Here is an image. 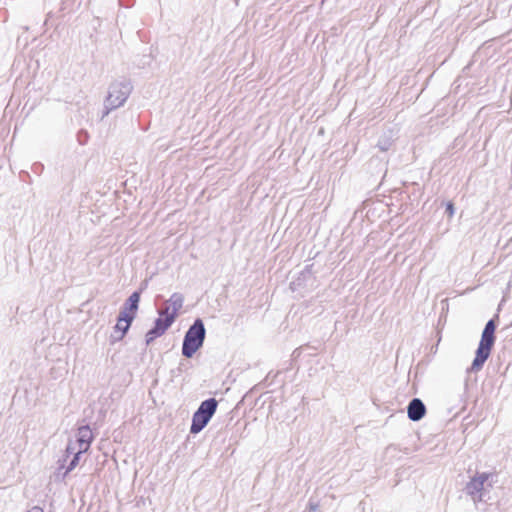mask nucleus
Wrapping results in <instances>:
<instances>
[{"label":"nucleus","instance_id":"12","mask_svg":"<svg viewBox=\"0 0 512 512\" xmlns=\"http://www.w3.org/2000/svg\"><path fill=\"white\" fill-rule=\"evenodd\" d=\"M394 142V133L393 130H385L383 134L379 137L377 142V147L385 152L390 149Z\"/></svg>","mask_w":512,"mask_h":512},{"label":"nucleus","instance_id":"17","mask_svg":"<svg viewBox=\"0 0 512 512\" xmlns=\"http://www.w3.org/2000/svg\"><path fill=\"white\" fill-rule=\"evenodd\" d=\"M483 330L488 331V332H492V333H494V334H495V330H496V323H495L494 319H490V320L486 323V325H485V327H484V329H483Z\"/></svg>","mask_w":512,"mask_h":512},{"label":"nucleus","instance_id":"4","mask_svg":"<svg viewBox=\"0 0 512 512\" xmlns=\"http://www.w3.org/2000/svg\"><path fill=\"white\" fill-rule=\"evenodd\" d=\"M495 343V334L483 330L481 339L476 350L475 358L472 365L468 369L469 371H479L482 369L484 363L487 361L491 354V350Z\"/></svg>","mask_w":512,"mask_h":512},{"label":"nucleus","instance_id":"21","mask_svg":"<svg viewBox=\"0 0 512 512\" xmlns=\"http://www.w3.org/2000/svg\"><path fill=\"white\" fill-rule=\"evenodd\" d=\"M299 355H300V349H299V348H297V349H295V350H294V352H293V356H294V357H298Z\"/></svg>","mask_w":512,"mask_h":512},{"label":"nucleus","instance_id":"11","mask_svg":"<svg viewBox=\"0 0 512 512\" xmlns=\"http://www.w3.org/2000/svg\"><path fill=\"white\" fill-rule=\"evenodd\" d=\"M166 304H168L171 307V315H170V317L173 318L174 320H176L177 317H178L179 311L183 307L184 296L181 293L175 292L166 301Z\"/></svg>","mask_w":512,"mask_h":512},{"label":"nucleus","instance_id":"19","mask_svg":"<svg viewBox=\"0 0 512 512\" xmlns=\"http://www.w3.org/2000/svg\"><path fill=\"white\" fill-rule=\"evenodd\" d=\"M309 511L310 512H320L319 505L313 502H309Z\"/></svg>","mask_w":512,"mask_h":512},{"label":"nucleus","instance_id":"8","mask_svg":"<svg viewBox=\"0 0 512 512\" xmlns=\"http://www.w3.org/2000/svg\"><path fill=\"white\" fill-rule=\"evenodd\" d=\"M426 414V406L420 398H413L407 406L408 418L417 422L420 421Z\"/></svg>","mask_w":512,"mask_h":512},{"label":"nucleus","instance_id":"14","mask_svg":"<svg viewBox=\"0 0 512 512\" xmlns=\"http://www.w3.org/2000/svg\"><path fill=\"white\" fill-rule=\"evenodd\" d=\"M75 453H77L75 444L69 441V443L66 446L64 455L62 456L61 459H59L60 468L65 467V463L67 462L68 458L71 455L73 456Z\"/></svg>","mask_w":512,"mask_h":512},{"label":"nucleus","instance_id":"10","mask_svg":"<svg viewBox=\"0 0 512 512\" xmlns=\"http://www.w3.org/2000/svg\"><path fill=\"white\" fill-rule=\"evenodd\" d=\"M93 439L94 437L90 426L84 425L78 428L76 442L80 449H85V451H88Z\"/></svg>","mask_w":512,"mask_h":512},{"label":"nucleus","instance_id":"2","mask_svg":"<svg viewBox=\"0 0 512 512\" xmlns=\"http://www.w3.org/2000/svg\"><path fill=\"white\" fill-rule=\"evenodd\" d=\"M206 329L201 318H197L186 331L182 343V355L191 358L203 346Z\"/></svg>","mask_w":512,"mask_h":512},{"label":"nucleus","instance_id":"1","mask_svg":"<svg viewBox=\"0 0 512 512\" xmlns=\"http://www.w3.org/2000/svg\"><path fill=\"white\" fill-rule=\"evenodd\" d=\"M132 90V83L127 78H122L111 83L108 89V95L104 100L102 118L108 115L110 111L123 106Z\"/></svg>","mask_w":512,"mask_h":512},{"label":"nucleus","instance_id":"3","mask_svg":"<svg viewBox=\"0 0 512 512\" xmlns=\"http://www.w3.org/2000/svg\"><path fill=\"white\" fill-rule=\"evenodd\" d=\"M218 402L215 398H209L201 402L198 409L194 412L190 433L197 434L201 432L209 423L217 410Z\"/></svg>","mask_w":512,"mask_h":512},{"label":"nucleus","instance_id":"18","mask_svg":"<svg viewBox=\"0 0 512 512\" xmlns=\"http://www.w3.org/2000/svg\"><path fill=\"white\" fill-rule=\"evenodd\" d=\"M454 212H455L454 204L450 201L447 202L446 203V213L448 214V216L453 217Z\"/></svg>","mask_w":512,"mask_h":512},{"label":"nucleus","instance_id":"7","mask_svg":"<svg viewBox=\"0 0 512 512\" xmlns=\"http://www.w3.org/2000/svg\"><path fill=\"white\" fill-rule=\"evenodd\" d=\"M174 322L175 320L170 316L163 318L158 315V318H156L154 321L153 327L149 329L145 334L146 345L151 344L156 338L162 336Z\"/></svg>","mask_w":512,"mask_h":512},{"label":"nucleus","instance_id":"16","mask_svg":"<svg viewBox=\"0 0 512 512\" xmlns=\"http://www.w3.org/2000/svg\"><path fill=\"white\" fill-rule=\"evenodd\" d=\"M157 313L159 316H161L163 318H167L168 316L171 315V307L165 303V306L158 309Z\"/></svg>","mask_w":512,"mask_h":512},{"label":"nucleus","instance_id":"15","mask_svg":"<svg viewBox=\"0 0 512 512\" xmlns=\"http://www.w3.org/2000/svg\"><path fill=\"white\" fill-rule=\"evenodd\" d=\"M76 137H77L79 144L84 145L87 143L89 136H88L87 130H78Z\"/></svg>","mask_w":512,"mask_h":512},{"label":"nucleus","instance_id":"13","mask_svg":"<svg viewBox=\"0 0 512 512\" xmlns=\"http://www.w3.org/2000/svg\"><path fill=\"white\" fill-rule=\"evenodd\" d=\"M85 452H86L85 449L78 448L77 453H75L73 455V457L67 464L66 470L64 472V476L67 475L69 472H71L72 470H74L77 467V465L79 464V461H80L81 454H83Z\"/></svg>","mask_w":512,"mask_h":512},{"label":"nucleus","instance_id":"6","mask_svg":"<svg viewBox=\"0 0 512 512\" xmlns=\"http://www.w3.org/2000/svg\"><path fill=\"white\" fill-rule=\"evenodd\" d=\"M142 289L134 291L124 302L120 312L119 321L130 320L134 321L139 308Z\"/></svg>","mask_w":512,"mask_h":512},{"label":"nucleus","instance_id":"5","mask_svg":"<svg viewBox=\"0 0 512 512\" xmlns=\"http://www.w3.org/2000/svg\"><path fill=\"white\" fill-rule=\"evenodd\" d=\"M489 476L490 474L485 472L477 473V475L471 478V480L466 484L465 491L469 496H471L475 503L486 502L489 499V497H486L488 491L485 486Z\"/></svg>","mask_w":512,"mask_h":512},{"label":"nucleus","instance_id":"9","mask_svg":"<svg viewBox=\"0 0 512 512\" xmlns=\"http://www.w3.org/2000/svg\"><path fill=\"white\" fill-rule=\"evenodd\" d=\"M133 321L130 320H122L119 321V315L117 316V322L113 327V333L110 336V343L115 344L116 342L121 341L125 335L128 333Z\"/></svg>","mask_w":512,"mask_h":512},{"label":"nucleus","instance_id":"20","mask_svg":"<svg viewBox=\"0 0 512 512\" xmlns=\"http://www.w3.org/2000/svg\"><path fill=\"white\" fill-rule=\"evenodd\" d=\"M28 512H44L43 509L39 506H33Z\"/></svg>","mask_w":512,"mask_h":512}]
</instances>
